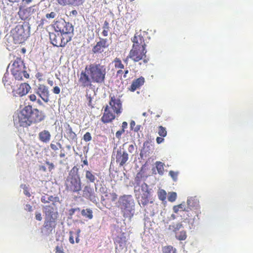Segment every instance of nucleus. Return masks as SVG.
I'll use <instances>...</instances> for the list:
<instances>
[{
    "instance_id": "f257e3e1",
    "label": "nucleus",
    "mask_w": 253,
    "mask_h": 253,
    "mask_svg": "<svg viewBox=\"0 0 253 253\" xmlns=\"http://www.w3.org/2000/svg\"><path fill=\"white\" fill-rule=\"evenodd\" d=\"M107 74L106 67L100 63H91L86 65L82 71L79 82L83 87H91L92 83L104 84Z\"/></svg>"
},
{
    "instance_id": "f03ea898",
    "label": "nucleus",
    "mask_w": 253,
    "mask_h": 253,
    "mask_svg": "<svg viewBox=\"0 0 253 253\" xmlns=\"http://www.w3.org/2000/svg\"><path fill=\"white\" fill-rule=\"evenodd\" d=\"M44 119L42 111L33 108L31 105L25 106L18 112L14 117L13 121L17 127H27L33 124L39 123Z\"/></svg>"
},
{
    "instance_id": "7ed1b4c3",
    "label": "nucleus",
    "mask_w": 253,
    "mask_h": 253,
    "mask_svg": "<svg viewBox=\"0 0 253 253\" xmlns=\"http://www.w3.org/2000/svg\"><path fill=\"white\" fill-rule=\"evenodd\" d=\"M109 105L104 108V113L101 118V121L107 124L112 122L116 117H118L123 112L122 103L119 98L115 95H110Z\"/></svg>"
},
{
    "instance_id": "20e7f679",
    "label": "nucleus",
    "mask_w": 253,
    "mask_h": 253,
    "mask_svg": "<svg viewBox=\"0 0 253 253\" xmlns=\"http://www.w3.org/2000/svg\"><path fill=\"white\" fill-rule=\"evenodd\" d=\"M43 212L45 215V220L42 230V233L45 235H49L55 229L58 213L50 206L43 207Z\"/></svg>"
},
{
    "instance_id": "39448f33",
    "label": "nucleus",
    "mask_w": 253,
    "mask_h": 253,
    "mask_svg": "<svg viewBox=\"0 0 253 253\" xmlns=\"http://www.w3.org/2000/svg\"><path fill=\"white\" fill-rule=\"evenodd\" d=\"M65 186L66 190L72 193H79L82 190V182L79 174V169L74 166L67 177Z\"/></svg>"
},
{
    "instance_id": "423d86ee",
    "label": "nucleus",
    "mask_w": 253,
    "mask_h": 253,
    "mask_svg": "<svg viewBox=\"0 0 253 253\" xmlns=\"http://www.w3.org/2000/svg\"><path fill=\"white\" fill-rule=\"evenodd\" d=\"M24 61L21 57H17L12 63L10 71L16 80L22 81L24 78H29Z\"/></svg>"
},
{
    "instance_id": "0eeeda50",
    "label": "nucleus",
    "mask_w": 253,
    "mask_h": 253,
    "mask_svg": "<svg viewBox=\"0 0 253 253\" xmlns=\"http://www.w3.org/2000/svg\"><path fill=\"white\" fill-rule=\"evenodd\" d=\"M29 30L26 24L17 25L12 30L13 37L16 43L23 42L29 36Z\"/></svg>"
},
{
    "instance_id": "6e6552de",
    "label": "nucleus",
    "mask_w": 253,
    "mask_h": 253,
    "mask_svg": "<svg viewBox=\"0 0 253 253\" xmlns=\"http://www.w3.org/2000/svg\"><path fill=\"white\" fill-rule=\"evenodd\" d=\"M135 196L138 200L139 204H142L143 206H145L150 203H153V201H149V198L150 195V192L148 189V185L143 182L140 188L138 189H134Z\"/></svg>"
},
{
    "instance_id": "1a4fd4ad",
    "label": "nucleus",
    "mask_w": 253,
    "mask_h": 253,
    "mask_svg": "<svg viewBox=\"0 0 253 253\" xmlns=\"http://www.w3.org/2000/svg\"><path fill=\"white\" fill-rule=\"evenodd\" d=\"M53 27L56 32L71 37V39H72V33L74 31L72 24L66 22L63 19H60L54 23Z\"/></svg>"
},
{
    "instance_id": "9d476101",
    "label": "nucleus",
    "mask_w": 253,
    "mask_h": 253,
    "mask_svg": "<svg viewBox=\"0 0 253 253\" xmlns=\"http://www.w3.org/2000/svg\"><path fill=\"white\" fill-rule=\"evenodd\" d=\"M49 39L51 43L57 47H64L71 40V37L56 31L49 33Z\"/></svg>"
},
{
    "instance_id": "9b49d317",
    "label": "nucleus",
    "mask_w": 253,
    "mask_h": 253,
    "mask_svg": "<svg viewBox=\"0 0 253 253\" xmlns=\"http://www.w3.org/2000/svg\"><path fill=\"white\" fill-rule=\"evenodd\" d=\"M146 48L132 47L129 52V57L134 62L142 60L144 63H147L149 59L146 58Z\"/></svg>"
},
{
    "instance_id": "f8f14e48",
    "label": "nucleus",
    "mask_w": 253,
    "mask_h": 253,
    "mask_svg": "<svg viewBox=\"0 0 253 253\" xmlns=\"http://www.w3.org/2000/svg\"><path fill=\"white\" fill-rule=\"evenodd\" d=\"M82 196L93 203H97L98 200L96 192L90 185H86L84 187Z\"/></svg>"
},
{
    "instance_id": "ddd939ff",
    "label": "nucleus",
    "mask_w": 253,
    "mask_h": 253,
    "mask_svg": "<svg viewBox=\"0 0 253 253\" xmlns=\"http://www.w3.org/2000/svg\"><path fill=\"white\" fill-rule=\"evenodd\" d=\"M37 11V8L34 5L26 8H20L18 14L22 20H25L31 17Z\"/></svg>"
},
{
    "instance_id": "4468645a",
    "label": "nucleus",
    "mask_w": 253,
    "mask_h": 253,
    "mask_svg": "<svg viewBox=\"0 0 253 253\" xmlns=\"http://www.w3.org/2000/svg\"><path fill=\"white\" fill-rule=\"evenodd\" d=\"M144 34L142 35V33H137L135 34L133 38L131 39L133 42L132 47L138 48H146V44L145 42Z\"/></svg>"
},
{
    "instance_id": "2eb2a0df",
    "label": "nucleus",
    "mask_w": 253,
    "mask_h": 253,
    "mask_svg": "<svg viewBox=\"0 0 253 253\" xmlns=\"http://www.w3.org/2000/svg\"><path fill=\"white\" fill-rule=\"evenodd\" d=\"M109 46L107 39L100 38L99 42L92 47V51L94 54L101 53L103 52L104 49Z\"/></svg>"
},
{
    "instance_id": "dca6fc26",
    "label": "nucleus",
    "mask_w": 253,
    "mask_h": 253,
    "mask_svg": "<svg viewBox=\"0 0 253 253\" xmlns=\"http://www.w3.org/2000/svg\"><path fill=\"white\" fill-rule=\"evenodd\" d=\"M118 207L121 208L134 206V201L131 195H123L119 198Z\"/></svg>"
},
{
    "instance_id": "f3484780",
    "label": "nucleus",
    "mask_w": 253,
    "mask_h": 253,
    "mask_svg": "<svg viewBox=\"0 0 253 253\" xmlns=\"http://www.w3.org/2000/svg\"><path fill=\"white\" fill-rule=\"evenodd\" d=\"M36 92L45 102L49 101V91L45 85L40 84Z\"/></svg>"
},
{
    "instance_id": "a211bd4d",
    "label": "nucleus",
    "mask_w": 253,
    "mask_h": 253,
    "mask_svg": "<svg viewBox=\"0 0 253 253\" xmlns=\"http://www.w3.org/2000/svg\"><path fill=\"white\" fill-rule=\"evenodd\" d=\"M118 198L117 194L115 192H105L104 196L102 198L105 206H111L112 203L115 202Z\"/></svg>"
},
{
    "instance_id": "6ab92c4d",
    "label": "nucleus",
    "mask_w": 253,
    "mask_h": 253,
    "mask_svg": "<svg viewBox=\"0 0 253 253\" xmlns=\"http://www.w3.org/2000/svg\"><path fill=\"white\" fill-rule=\"evenodd\" d=\"M128 159V155L126 151H117L116 162L120 167L123 166Z\"/></svg>"
},
{
    "instance_id": "aec40b11",
    "label": "nucleus",
    "mask_w": 253,
    "mask_h": 253,
    "mask_svg": "<svg viewBox=\"0 0 253 253\" xmlns=\"http://www.w3.org/2000/svg\"><path fill=\"white\" fill-rule=\"evenodd\" d=\"M64 137L70 141H75L77 139V135L73 131V129L70 125L68 124H66L64 126Z\"/></svg>"
},
{
    "instance_id": "412c9836",
    "label": "nucleus",
    "mask_w": 253,
    "mask_h": 253,
    "mask_svg": "<svg viewBox=\"0 0 253 253\" xmlns=\"http://www.w3.org/2000/svg\"><path fill=\"white\" fill-rule=\"evenodd\" d=\"M144 83L145 79L143 77L135 79L132 81L130 87L128 88V90L131 92H134L142 86Z\"/></svg>"
},
{
    "instance_id": "4be33fe9",
    "label": "nucleus",
    "mask_w": 253,
    "mask_h": 253,
    "mask_svg": "<svg viewBox=\"0 0 253 253\" xmlns=\"http://www.w3.org/2000/svg\"><path fill=\"white\" fill-rule=\"evenodd\" d=\"M59 4L62 6L72 5L79 6L83 4L84 0H57Z\"/></svg>"
},
{
    "instance_id": "5701e85b",
    "label": "nucleus",
    "mask_w": 253,
    "mask_h": 253,
    "mask_svg": "<svg viewBox=\"0 0 253 253\" xmlns=\"http://www.w3.org/2000/svg\"><path fill=\"white\" fill-rule=\"evenodd\" d=\"M121 212L124 217L130 219L133 216L135 211L134 206L121 208Z\"/></svg>"
},
{
    "instance_id": "b1692460",
    "label": "nucleus",
    "mask_w": 253,
    "mask_h": 253,
    "mask_svg": "<svg viewBox=\"0 0 253 253\" xmlns=\"http://www.w3.org/2000/svg\"><path fill=\"white\" fill-rule=\"evenodd\" d=\"M30 89L31 86L28 84L22 83L18 87L16 91V93L19 96H23L27 94Z\"/></svg>"
},
{
    "instance_id": "393cba45",
    "label": "nucleus",
    "mask_w": 253,
    "mask_h": 253,
    "mask_svg": "<svg viewBox=\"0 0 253 253\" xmlns=\"http://www.w3.org/2000/svg\"><path fill=\"white\" fill-rule=\"evenodd\" d=\"M199 200L196 197H190L187 200L188 209L191 208H197L199 207Z\"/></svg>"
},
{
    "instance_id": "a878e982",
    "label": "nucleus",
    "mask_w": 253,
    "mask_h": 253,
    "mask_svg": "<svg viewBox=\"0 0 253 253\" xmlns=\"http://www.w3.org/2000/svg\"><path fill=\"white\" fill-rule=\"evenodd\" d=\"M40 140L43 142L46 143L48 142L50 139V134L48 130H44L39 133V134Z\"/></svg>"
},
{
    "instance_id": "bb28decb",
    "label": "nucleus",
    "mask_w": 253,
    "mask_h": 253,
    "mask_svg": "<svg viewBox=\"0 0 253 253\" xmlns=\"http://www.w3.org/2000/svg\"><path fill=\"white\" fill-rule=\"evenodd\" d=\"M85 178L87 181L91 183H94L96 179V177L93 172L91 170H85Z\"/></svg>"
},
{
    "instance_id": "cd10ccee",
    "label": "nucleus",
    "mask_w": 253,
    "mask_h": 253,
    "mask_svg": "<svg viewBox=\"0 0 253 253\" xmlns=\"http://www.w3.org/2000/svg\"><path fill=\"white\" fill-rule=\"evenodd\" d=\"M173 211L177 213L179 211H189L188 208H186L184 204H180L178 205L173 206Z\"/></svg>"
},
{
    "instance_id": "c85d7f7f",
    "label": "nucleus",
    "mask_w": 253,
    "mask_h": 253,
    "mask_svg": "<svg viewBox=\"0 0 253 253\" xmlns=\"http://www.w3.org/2000/svg\"><path fill=\"white\" fill-rule=\"evenodd\" d=\"M113 63L114 64V67L116 69H124L125 66L122 63L121 60L118 57L114 59Z\"/></svg>"
},
{
    "instance_id": "c756f323",
    "label": "nucleus",
    "mask_w": 253,
    "mask_h": 253,
    "mask_svg": "<svg viewBox=\"0 0 253 253\" xmlns=\"http://www.w3.org/2000/svg\"><path fill=\"white\" fill-rule=\"evenodd\" d=\"M176 238L179 241L185 240L187 238V234L185 231L182 230L175 233Z\"/></svg>"
},
{
    "instance_id": "7c9ffc66",
    "label": "nucleus",
    "mask_w": 253,
    "mask_h": 253,
    "mask_svg": "<svg viewBox=\"0 0 253 253\" xmlns=\"http://www.w3.org/2000/svg\"><path fill=\"white\" fill-rule=\"evenodd\" d=\"M81 213L83 216L88 218V219H92L93 218L92 211L89 209H84L82 211Z\"/></svg>"
},
{
    "instance_id": "2f4dec72",
    "label": "nucleus",
    "mask_w": 253,
    "mask_h": 253,
    "mask_svg": "<svg viewBox=\"0 0 253 253\" xmlns=\"http://www.w3.org/2000/svg\"><path fill=\"white\" fill-rule=\"evenodd\" d=\"M152 146L151 142L149 141H146L143 143V148L142 151L141 152L140 155L144 152L145 154L148 152L149 153L150 150V147Z\"/></svg>"
},
{
    "instance_id": "473e14b6",
    "label": "nucleus",
    "mask_w": 253,
    "mask_h": 253,
    "mask_svg": "<svg viewBox=\"0 0 253 253\" xmlns=\"http://www.w3.org/2000/svg\"><path fill=\"white\" fill-rule=\"evenodd\" d=\"M163 253H176V249L171 246H167L163 248Z\"/></svg>"
},
{
    "instance_id": "72a5a7b5",
    "label": "nucleus",
    "mask_w": 253,
    "mask_h": 253,
    "mask_svg": "<svg viewBox=\"0 0 253 253\" xmlns=\"http://www.w3.org/2000/svg\"><path fill=\"white\" fill-rule=\"evenodd\" d=\"M157 194L158 198L161 201H164L166 199L167 193L165 190L159 189Z\"/></svg>"
},
{
    "instance_id": "f704fd0d",
    "label": "nucleus",
    "mask_w": 253,
    "mask_h": 253,
    "mask_svg": "<svg viewBox=\"0 0 253 253\" xmlns=\"http://www.w3.org/2000/svg\"><path fill=\"white\" fill-rule=\"evenodd\" d=\"M103 30L102 31V35L104 37H107L108 35V32L109 31V24L107 21H105L103 26Z\"/></svg>"
},
{
    "instance_id": "c9c22d12",
    "label": "nucleus",
    "mask_w": 253,
    "mask_h": 253,
    "mask_svg": "<svg viewBox=\"0 0 253 253\" xmlns=\"http://www.w3.org/2000/svg\"><path fill=\"white\" fill-rule=\"evenodd\" d=\"M164 164L162 162H156V167L157 169L158 173L160 174H163L164 170Z\"/></svg>"
},
{
    "instance_id": "e433bc0d",
    "label": "nucleus",
    "mask_w": 253,
    "mask_h": 253,
    "mask_svg": "<svg viewBox=\"0 0 253 253\" xmlns=\"http://www.w3.org/2000/svg\"><path fill=\"white\" fill-rule=\"evenodd\" d=\"M158 133L159 135L163 137H165L167 135V131L165 127L160 126L158 127Z\"/></svg>"
},
{
    "instance_id": "4c0bfd02",
    "label": "nucleus",
    "mask_w": 253,
    "mask_h": 253,
    "mask_svg": "<svg viewBox=\"0 0 253 253\" xmlns=\"http://www.w3.org/2000/svg\"><path fill=\"white\" fill-rule=\"evenodd\" d=\"M2 82L4 84V85L6 87H8L10 85L11 82L9 81V78H8V74H4L2 78Z\"/></svg>"
},
{
    "instance_id": "58836bf2",
    "label": "nucleus",
    "mask_w": 253,
    "mask_h": 253,
    "mask_svg": "<svg viewBox=\"0 0 253 253\" xmlns=\"http://www.w3.org/2000/svg\"><path fill=\"white\" fill-rule=\"evenodd\" d=\"M172 229L173 231L176 233L178 232V231L181 228H183V225L181 223H177L176 224H173L172 226Z\"/></svg>"
},
{
    "instance_id": "ea45409f",
    "label": "nucleus",
    "mask_w": 253,
    "mask_h": 253,
    "mask_svg": "<svg viewBox=\"0 0 253 253\" xmlns=\"http://www.w3.org/2000/svg\"><path fill=\"white\" fill-rule=\"evenodd\" d=\"M177 197V194L175 192H169L168 196V200L169 202H173L175 201Z\"/></svg>"
},
{
    "instance_id": "a19ab883",
    "label": "nucleus",
    "mask_w": 253,
    "mask_h": 253,
    "mask_svg": "<svg viewBox=\"0 0 253 253\" xmlns=\"http://www.w3.org/2000/svg\"><path fill=\"white\" fill-rule=\"evenodd\" d=\"M50 146L52 150L54 151L58 150L59 149V148H62L61 144L59 142L56 143V144L51 143Z\"/></svg>"
},
{
    "instance_id": "79ce46f5",
    "label": "nucleus",
    "mask_w": 253,
    "mask_h": 253,
    "mask_svg": "<svg viewBox=\"0 0 253 253\" xmlns=\"http://www.w3.org/2000/svg\"><path fill=\"white\" fill-rule=\"evenodd\" d=\"M48 200H49V202H52L54 205L56 203L59 202V198L58 197H54L53 196L48 197Z\"/></svg>"
},
{
    "instance_id": "37998d69",
    "label": "nucleus",
    "mask_w": 253,
    "mask_h": 253,
    "mask_svg": "<svg viewBox=\"0 0 253 253\" xmlns=\"http://www.w3.org/2000/svg\"><path fill=\"white\" fill-rule=\"evenodd\" d=\"M83 138L85 142H88L91 140L92 137L90 132H87L84 134Z\"/></svg>"
},
{
    "instance_id": "c03bdc74",
    "label": "nucleus",
    "mask_w": 253,
    "mask_h": 253,
    "mask_svg": "<svg viewBox=\"0 0 253 253\" xmlns=\"http://www.w3.org/2000/svg\"><path fill=\"white\" fill-rule=\"evenodd\" d=\"M56 16V13L54 12H51L49 13H47L45 17L47 19H53Z\"/></svg>"
},
{
    "instance_id": "a18cd8bd",
    "label": "nucleus",
    "mask_w": 253,
    "mask_h": 253,
    "mask_svg": "<svg viewBox=\"0 0 253 253\" xmlns=\"http://www.w3.org/2000/svg\"><path fill=\"white\" fill-rule=\"evenodd\" d=\"M169 174L173 178L174 180H176L177 177V173L172 170H170L169 172Z\"/></svg>"
},
{
    "instance_id": "49530a36",
    "label": "nucleus",
    "mask_w": 253,
    "mask_h": 253,
    "mask_svg": "<svg viewBox=\"0 0 253 253\" xmlns=\"http://www.w3.org/2000/svg\"><path fill=\"white\" fill-rule=\"evenodd\" d=\"M140 178L139 177L137 176L135 178V185L134 186V188L135 189H137V187H139V186H140Z\"/></svg>"
},
{
    "instance_id": "de8ad7c7",
    "label": "nucleus",
    "mask_w": 253,
    "mask_h": 253,
    "mask_svg": "<svg viewBox=\"0 0 253 253\" xmlns=\"http://www.w3.org/2000/svg\"><path fill=\"white\" fill-rule=\"evenodd\" d=\"M70 237H69V242L71 244H74L75 243L74 240V236H73V231H70L69 232Z\"/></svg>"
},
{
    "instance_id": "09e8293b",
    "label": "nucleus",
    "mask_w": 253,
    "mask_h": 253,
    "mask_svg": "<svg viewBox=\"0 0 253 253\" xmlns=\"http://www.w3.org/2000/svg\"><path fill=\"white\" fill-rule=\"evenodd\" d=\"M125 132L124 130L121 129L120 130H118L116 133V136L118 138H120L122 134Z\"/></svg>"
},
{
    "instance_id": "8fccbe9b",
    "label": "nucleus",
    "mask_w": 253,
    "mask_h": 253,
    "mask_svg": "<svg viewBox=\"0 0 253 253\" xmlns=\"http://www.w3.org/2000/svg\"><path fill=\"white\" fill-rule=\"evenodd\" d=\"M28 97L30 101L32 102L35 101L37 99V97L36 95L34 94H30V95L28 96Z\"/></svg>"
},
{
    "instance_id": "3c124183",
    "label": "nucleus",
    "mask_w": 253,
    "mask_h": 253,
    "mask_svg": "<svg viewBox=\"0 0 253 253\" xmlns=\"http://www.w3.org/2000/svg\"><path fill=\"white\" fill-rule=\"evenodd\" d=\"M60 92V89L58 86H56L53 88V92L54 93L58 94H59Z\"/></svg>"
},
{
    "instance_id": "603ef678",
    "label": "nucleus",
    "mask_w": 253,
    "mask_h": 253,
    "mask_svg": "<svg viewBox=\"0 0 253 253\" xmlns=\"http://www.w3.org/2000/svg\"><path fill=\"white\" fill-rule=\"evenodd\" d=\"M46 164L48 165V169L49 171H51L54 168V166L53 163H50L49 162H46Z\"/></svg>"
},
{
    "instance_id": "864d4df0",
    "label": "nucleus",
    "mask_w": 253,
    "mask_h": 253,
    "mask_svg": "<svg viewBox=\"0 0 253 253\" xmlns=\"http://www.w3.org/2000/svg\"><path fill=\"white\" fill-rule=\"evenodd\" d=\"M36 219L38 221H41L42 220V214L40 212H36L35 215Z\"/></svg>"
},
{
    "instance_id": "5fc2aeb1",
    "label": "nucleus",
    "mask_w": 253,
    "mask_h": 253,
    "mask_svg": "<svg viewBox=\"0 0 253 253\" xmlns=\"http://www.w3.org/2000/svg\"><path fill=\"white\" fill-rule=\"evenodd\" d=\"M41 201L42 203L46 204L49 203L48 197H46L45 196H43L41 198Z\"/></svg>"
},
{
    "instance_id": "6e6d98bb",
    "label": "nucleus",
    "mask_w": 253,
    "mask_h": 253,
    "mask_svg": "<svg viewBox=\"0 0 253 253\" xmlns=\"http://www.w3.org/2000/svg\"><path fill=\"white\" fill-rule=\"evenodd\" d=\"M77 210H80V209L79 208H77V209H71L69 210V214L70 216H72L75 212L77 211Z\"/></svg>"
},
{
    "instance_id": "4d7b16f0",
    "label": "nucleus",
    "mask_w": 253,
    "mask_h": 253,
    "mask_svg": "<svg viewBox=\"0 0 253 253\" xmlns=\"http://www.w3.org/2000/svg\"><path fill=\"white\" fill-rule=\"evenodd\" d=\"M164 139L163 137H157L156 138V141L158 144H160L164 142Z\"/></svg>"
},
{
    "instance_id": "13d9d810",
    "label": "nucleus",
    "mask_w": 253,
    "mask_h": 253,
    "mask_svg": "<svg viewBox=\"0 0 253 253\" xmlns=\"http://www.w3.org/2000/svg\"><path fill=\"white\" fill-rule=\"evenodd\" d=\"M25 209L28 211H32V207L29 204H27L25 206Z\"/></svg>"
},
{
    "instance_id": "bf43d9fd",
    "label": "nucleus",
    "mask_w": 253,
    "mask_h": 253,
    "mask_svg": "<svg viewBox=\"0 0 253 253\" xmlns=\"http://www.w3.org/2000/svg\"><path fill=\"white\" fill-rule=\"evenodd\" d=\"M78 14V12L76 10H73L70 12V16H72L73 15L76 16Z\"/></svg>"
},
{
    "instance_id": "052dcab7",
    "label": "nucleus",
    "mask_w": 253,
    "mask_h": 253,
    "mask_svg": "<svg viewBox=\"0 0 253 253\" xmlns=\"http://www.w3.org/2000/svg\"><path fill=\"white\" fill-rule=\"evenodd\" d=\"M127 127V123L126 122H124L122 123V129H123L125 130L126 128Z\"/></svg>"
},
{
    "instance_id": "680f3d73",
    "label": "nucleus",
    "mask_w": 253,
    "mask_h": 253,
    "mask_svg": "<svg viewBox=\"0 0 253 253\" xmlns=\"http://www.w3.org/2000/svg\"><path fill=\"white\" fill-rule=\"evenodd\" d=\"M47 21L44 19H42L40 21V23L39 24V26L40 27H42L43 25L44 24L45 22H46Z\"/></svg>"
},
{
    "instance_id": "e2e57ef3",
    "label": "nucleus",
    "mask_w": 253,
    "mask_h": 253,
    "mask_svg": "<svg viewBox=\"0 0 253 253\" xmlns=\"http://www.w3.org/2000/svg\"><path fill=\"white\" fill-rule=\"evenodd\" d=\"M80 233V230L79 229L77 231V237L76 238V242L77 243H79V242H80V239H79Z\"/></svg>"
},
{
    "instance_id": "0e129e2a",
    "label": "nucleus",
    "mask_w": 253,
    "mask_h": 253,
    "mask_svg": "<svg viewBox=\"0 0 253 253\" xmlns=\"http://www.w3.org/2000/svg\"><path fill=\"white\" fill-rule=\"evenodd\" d=\"M129 72V71L128 69H126L124 72L123 71V73H124V78H126V77H127V74Z\"/></svg>"
},
{
    "instance_id": "69168bd1",
    "label": "nucleus",
    "mask_w": 253,
    "mask_h": 253,
    "mask_svg": "<svg viewBox=\"0 0 253 253\" xmlns=\"http://www.w3.org/2000/svg\"><path fill=\"white\" fill-rule=\"evenodd\" d=\"M123 73V71L122 70V69H120V70H119L117 71V76H119L121 74H122Z\"/></svg>"
},
{
    "instance_id": "338daca9",
    "label": "nucleus",
    "mask_w": 253,
    "mask_h": 253,
    "mask_svg": "<svg viewBox=\"0 0 253 253\" xmlns=\"http://www.w3.org/2000/svg\"><path fill=\"white\" fill-rule=\"evenodd\" d=\"M130 58V57H129V54L128 55V56H127V57L124 59L123 60L124 62L126 64H127L128 63V59Z\"/></svg>"
},
{
    "instance_id": "774afa93",
    "label": "nucleus",
    "mask_w": 253,
    "mask_h": 253,
    "mask_svg": "<svg viewBox=\"0 0 253 253\" xmlns=\"http://www.w3.org/2000/svg\"><path fill=\"white\" fill-rule=\"evenodd\" d=\"M134 150V146L133 145H130L128 147V151L129 152H131Z\"/></svg>"
}]
</instances>
